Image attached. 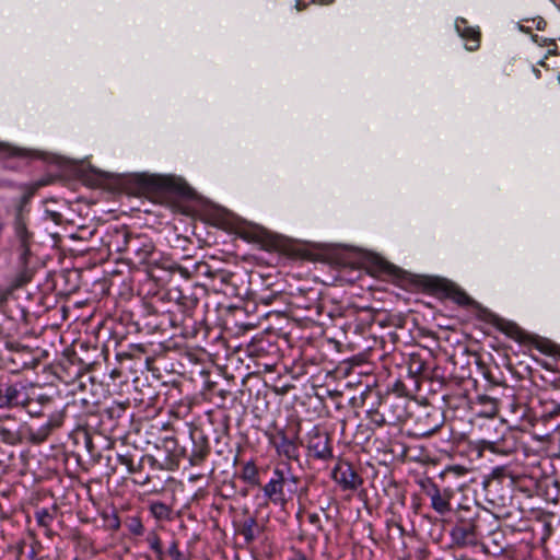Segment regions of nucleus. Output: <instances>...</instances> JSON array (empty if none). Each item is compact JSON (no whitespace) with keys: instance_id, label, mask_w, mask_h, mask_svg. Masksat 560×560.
Instances as JSON below:
<instances>
[{"instance_id":"nucleus-37","label":"nucleus","mask_w":560,"mask_h":560,"mask_svg":"<svg viewBox=\"0 0 560 560\" xmlns=\"http://www.w3.org/2000/svg\"><path fill=\"white\" fill-rule=\"evenodd\" d=\"M550 408L546 407V416H549L550 418L560 415V404L551 402Z\"/></svg>"},{"instance_id":"nucleus-57","label":"nucleus","mask_w":560,"mask_h":560,"mask_svg":"<svg viewBox=\"0 0 560 560\" xmlns=\"http://www.w3.org/2000/svg\"><path fill=\"white\" fill-rule=\"evenodd\" d=\"M234 350H241V346H236Z\"/></svg>"},{"instance_id":"nucleus-9","label":"nucleus","mask_w":560,"mask_h":560,"mask_svg":"<svg viewBox=\"0 0 560 560\" xmlns=\"http://www.w3.org/2000/svg\"><path fill=\"white\" fill-rule=\"evenodd\" d=\"M500 330L509 338L515 340L520 346L533 348L535 350H559L556 345L535 334L523 330L520 326L512 322H502Z\"/></svg>"},{"instance_id":"nucleus-14","label":"nucleus","mask_w":560,"mask_h":560,"mask_svg":"<svg viewBox=\"0 0 560 560\" xmlns=\"http://www.w3.org/2000/svg\"><path fill=\"white\" fill-rule=\"evenodd\" d=\"M425 495L430 499V506L440 515L452 512L451 500L454 492L450 488L441 489L435 482L428 480L422 483Z\"/></svg>"},{"instance_id":"nucleus-49","label":"nucleus","mask_w":560,"mask_h":560,"mask_svg":"<svg viewBox=\"0 0 560 560\" xmlns=\"http://www.w3.org/2000/svg\"><path fill=\"white\" fill-rule=\"evenodd\" d=\"M372 352H368V351H364V352H361L360 355L362 357V359H365L368 358V354H371Z\"/></svg>"},{"instance_id":"nucleus-26","label":"nucleus","mask_w":560,"mask_h":560,"mask_svg":"<svg viewBox=\"0 0 560 560\" xmlns=\"http://www.w3.org/2000/svg\"><path fill=\"white\" fill-rule=\"evenodd\" d=\"M145 542L148 544L150 550L153 551L156 560H165V552L162 547V540L156 533V530H150L147 534Z\"/></svg>"},{"instance_id":"nucleus-11","label":"nucleus","mask_w":560,"mask_h":560,"mask_svg":"<svg viewBox=\"0 0 560 560\" xmlns=\"http://www.w3.org/2000/svg\"><path fill=\"white\" fill-rule=\"evenodd\" d=\"M30 397L27 383L0 378V409L24 408Z\"/></svg>"},{"instance_id":"nucleus-51","label":"nucleus","mask_w":560,"mask_h":560,"mask_svg":"<svg viewBox=\"0 0 560 560\" xmlns=\"http://www.w3.org/2000/svg\"><path fill=\"white\" fill-rule=\"evenodd\" d=\"M350 369H354V365H351L350 368H346V369H345V373H346V374H348V373H349V371H350Z\"/></svg>"},{"instance_id":"nucleus-7","label":"nucleus","mask_w":560,"mask_h":560,"mask_svg":"<svg viewBox=\"0 0 560 560\" xmlns=\"http://www.w3.org/2000/svg\"><path fill=\"white\" fill-rule=\"evenodd\" d=\"M101 355L107 362V369L113 380L125 377L128 380L130 376L137 378L139 372H143L147 368L149 359H142L133 352H115L116 364L109 369V352H101Z\"/></svg>"},{"instance_id":"nucleus-46","label":"nucleus","mask_w":560,"mask_h":560,"mask_svg":"<svg viewBox=\"0 0 560 560\" xmlns=\"http://www.w3.org/2000/svg\"><path fill=\"white\" fill-rule=\"evenodd\" d=\"M246 353H247V357L255 359V358H259L261 352L255 351V352H246Z\"/></svg>"},{"instance_id":"nucleus-17","label":"nucleus","mask_w":560,"mask_h":560,"mask_svg":"<svg viewBox=\"0 0 560 560\" xmlns=\"http://www.w3.org/2000/svg\"><path fill=\"white\" fill-rule=\"evenodd\" d=\"M129 402L113 401L107 408L101 412V422L104 431L115 432L119 425V421L125 417Z\"/></svg>"},{"instance_id":"nucleus-40","label":"nucleus","mask_w":560,"mask_h":560,"mask_svg":"<svg viewBox=\"0 0 560 560\" xmlns=\"http://www.w3.org/2000/svg\"><path fill=\"white\" fill-rule=\"evenodd\" d=\"M501 354V352H499ZM521 352H516V351H513L511 352V354H509V352H502L503 354V360L506 361V364L509 366H511L513 364V358H518Z\"/></svg>"},{"instance_id":"nucleus-41","label":"nucleus","mask_w":560,"mask_h":560,"mask_svg":"<svg viewBox=\"0 0 560 560\" xmlns=\"http://www.w3.org/2000/svg\"><path fill=\"white\" fill-rule=\"evenodd\" d=\"M441 425H442V421L439 420V421H436L434 423L433 427H431L430 429L423 431L421 434L422 435H431V434L435 433L440 429Z\"/></svg>"},{"instance_id":"nucleus-10","label":"nucleus","mask_w":560,"mask_h":560,"mask_svg":"<svg viewBox=\"0 0 560 560\" xmlns=\"http://www.w3.org/2000/svg\"><path fill=\"white\" fill-rule=\"evenodd\" d=\"M172 468L173 465H170L166 458L165 463H161L153 455L143 454L135 457L128 472L133 475V483L145 486L151 481L152 472Z\"/></svg>"},{"instance_id":"nucleus-31","label":"nucleus","mask_w":560,"mask_h":560,"mask_svg":"<svg viewBox=\"0 0 560 560\" xmlns=\"http://www.w3.org/2000/svg\"><path fill=\"white\" fill-rule=\"evenodd\" d=\"M74 434H75V439L77 440H79V439L83 440L84 446L88 450V452L90 454H93L94 453V445H93L92 438L89 434V432L85 429H82V428L79 427V428H77L74 430Z\"/></svg>"},{"instance_id":"nucleus-24","label":"nucleus","mask_w":560,"mask_h":560,"mask_svg":"<svg viewBox=\"0 0 560 560\" xmlns=\"http://www.w3.org/2000/svg\"><path fill=\"white\" fill-rule=\"evenodd\" d=\"M38 389L39 388L37 386H35L31 383H27V392H28V396H31V397L28 398V402L24 408H27L30 413H39L38 410L32 409V405L34 402H37L40 406H44L46 402L50 401V398L47 395L38 393Z\"/></svg>"},{"instance_id":"nucleus-34","label":"nucleus","mask_w":560,"mask_h":560,"mask_svg":"<svg viewBox=\"0 0 560 560\" xmlns=\"http://www.w3.org/2000/svg\"><path fill=\"white\" fill-rule=\"evenodd\" d=\"M307 522L313 525L317 532H323L324 527L322 524V520L317 513H308L307 514Z\"/></svg>"},{"instance_id":"nucleus-16","label":"nucleus","mask_w":560,"mask_h":560,"mask_svg":"<svg viewBox=\"0 0 560 560\" xmlns=\"http://www.w3.org/2000/svg\"><path fill=\"white\" fill-rule=\"evenodd\" d=\"M0 358L7 361L11 373L36 370L40 364V357H35L34 352H1Z\"/></svg>"},{"instance_id":"nucleus-25","label":"nucleus","mask_w":560,"mask_h":560,"mask_svg":"<svg viewBox=\"0 0 560 560\" xmlns=\"http://www.w3.org/2000/svg\"><path fill=\"white\" fill-rule=\"evenodd\" d=\"M210 400L219 408H226L228 399L233 400L231 390L213 386L209 390Z\"/></svg>"},{"instance_id":"nucleus-29","label":"nucleus","mask_w":560,"mask_h":560,"mask_svg":"<svg viewBox=\"0 0 560 560\" xmlns=\"http://www.w3.org/2000/svg\"><path fill=\"white\" fill-rule=\"evenodd\" d=\"M125 526L128 529V532L130 533V535H132L135 537L143 536V534L145 532L142 520L138 515L128 516L125 521Z\"/></svg>"},{"instance_id":"nucleus-42","label":"nucleus","mask_w":560,"mask_h":560,"mask_svg":"<svg viewBox=\"0 0 560 560\" xmlns=\"http://www.w3.org/2000/svg\"><path fill=\"white\" fill-rule=\"evenodd\" d=\"M502 389L500 384L491 385L486 394L500 395L499 392Z\"/></svg>"},{"instance_id":"nucleus-32","label":"nucleus","mask_w":560,"mask_h":560,"mask_svg":"<svg viewBox=\"0 0 560 560\" xmlns=\"http://www.w3.org/2000/svg\"><path fill=\"white\" fill-rule=\"evenodd\" d=\"M172 560H187L184 553L179 550V542L173 539L167 548L166 552Z\"/></svg>"},{"instance_id":"nucleus-20","label":"nucleus","mask_w":560,"mask_h":560,"mask_svg":"<svg viewBox=\"0 0 560 560\" xmlns=\"http://www.w3.org/2000/svg\"><path fill=\"white\" fill-rule=\"evenodd\" d=\"M22 428L23 427L16 422H12L11 424L0 422V441L8 446L20 444L23 441Z\"/></svg>"},{"instance_id":"nucleus-12","label":"nucleus","mask_w":560,"mask_h":560,"mask_svg":"<svg viewBox=\"0 0 560 560\" xmlns=\"http://www.w3.org/2000/svg\"><path fill=\"white\" fill-rule=\"evenodd\" d=\"M74 408L75 401H69L65 405L61 411L52 413L44 424L35 430L31 429V441L36 444L45 442L54 430L62 427L66 423L70 416L71 409Z\"/></svg>"},{"instance_id":"nucleus-55","label":"nucleus","mask_w":560,"mask_h":560,"mask_svg":"<svg viewBox=\"0 0 560 560\" xmlns=\"http://www.w3.org/2000/svg\"><path fill=\"white\" fill-rule=\"evenodd\" d=\"M47 354H48L47 351L42 352V357H47Z\"/></svg>"},{"instance_id":"nucleus-54","label":"nucleus","mask_w":560,"mask_h":560,"mask_svg":"<svg viewBox=\"0 0 560 560\" xmlns=\"http://www.w3.org/2000/svg\"><path fill=\"white\" fill-rule=\"evenodd\" d=\"M546 354H558L560 357V352H545Z\"/></svg>"},{"instance_id":"nucleus-22","label":"nucleus","mask_w":560,"mask_h":560,"mask_svg":"<svg viewBox=\"0 0 560 560\" xmlns=\"http://www.w3.org/2000/svg\"><path fill=\"white\" fill-rule=\"evenodd\" d=\"M148 511L156 522H171L174 518L173 506L160 500H149Z\"/></svg>"},{"instance_id":"nucleus-18","label":"nucleus","mask_w":560,"mask_h":560,"mask_svg":"<svg viewBox=\"0 0 560 560\" xmlns=\"http://www.w3.org/2000/svg\"><path fill=\"white\" fill-rule=\"evenodd\" d=\"M455 28L457 34L465 40L467 50L475 51L480 47L481 34L478 27L469 25L466 19L458 18L455 21Z\"/></svg>"},{"instance_id":"nucleus-21","label":"nucleus","mask_w":560,"mask_h":560,"mask_svg":"<svg viewBox=\"0 0 560 560\" xmlns=\"http://www.w3.org/2000/svg\"><path fill=\"white\" fill-rule=\"evenodd\" d=\"M500 395L479 394L476 404L481 407L479 415L487 418L495 417L499 412Z\"/></svg>"},{"instance_id":"nucleus-48","label":"nucleus","mask_w":560,"mask_h":560,"mask_svg":"<svg viewBox=\"0 0 560 560\" xmlns=\"http://www.w3.org/2000/svg\"><path fill=\"white\" fill-rule=\"evenodd\" d=\"M237 352L235 351H232V352H226V358L230 359L232 357H234Z\"/></svg>"},{"instance_id":"nucleus-8","label":"nucleus","mask_w":560,"mask_h":560,"mask_svg":"<svg viewBox=\"0 0 560 560\" xmlns=\"http://www.w3.org/2000/svg\"><path fill=\"white\" fill-rule=\"evenodd\" d=\"M304 441L307 457L323 463L334 459L332 438L319 425H314Z\"/></svg>"},{"instance_id":"nucleus-52","label":"nucleus","mask_w":560,"mask_h":560,"mask_svg":"<svg viewBox=\"0 0 560 560\" xmlns=\"http://www.w3.org/2000/svg\"><path fill=\"white\" fill-rule=\"evenodd\" d=\"M203 354H207V351H203ZM208 354H210V357L212 358V357H215L218 353L217 352L215 353L208 352Z\"/></svg>"},{"instance_id":"nucleus-45","label":"nucleus","mask_w":560,"mask_h":560,"mask_svg":"<svg viewBox=\"0 0 560 560\" xmlns=\"http://www.w3.org/2000/svg\"><path fill=\"white\" fill-rule=\"evenodd\" d=\"M291 560H308L302 551H296Z\"/></svg>"},{"instance_id":"nucleus-35","label":"nucleus","mask_w":560,"mask_h":560,"mask_svg":"<svg viewBox=\"0 0 560 560\" xmlns=\"http://www.w3.org/2000/svg\"><path fill=\"white\" fill-rule=\"evenodd\" d=\"M13 458V451L0 446V466L11 462Z\"/></svg>"},{"instance_id":"nucleus-23","label":"nucleus","mask_w":560,"mask_h":560,"mask_svg":"<svg viewBox=\"0 0 560 560\" xmlns=\"http://www.w3.org/2000/svg\"><path fill=\"white\" fill-rule=\"evenodd\" d=\"M240 478L252 487L260 486L259 470L253 459L243 464Z\"/></svg>"},{"instance_id":"nucleus-15","label":"nucleus","mask_w":560,"mask_h":560,"mask_svg":"<svg viewBox=\"0 0 560 560\" xmlns=\"http://www.w3.org/2000/svg\"><path fill=\"white\" fill-rule=\"evenodd\" d=\"M331 479L343 491H355L363 483L362 477L348 460H339L331 470Z\"/></svg>"},{"instance_id":"nucleus-3","label":"nucleus","mask_w":560,"mask_h":560,"mask_svg":"<svg viewBox=\"0 0 560 560\" xmlns=\"http://www.w3.org/2000/svg\"><path fill=\"white\" fill-rule=\"evenodd\" d=\"M189 438L191 441V451L188 453L185 446H180L177 440L173 436H167L162 440V445L160 446L166 453V459L170 465L173 467H178L179 462L184 458H187L190 466H202L209 454H210V444L209 439L202 431V429L198 427L189 428Z\"/></svg>"},{"instance_id":"nucleus-5","label":"nucleus","mask_w":560,"mask_h":560,"mask_svg":"<svg viewBox=\"0 0 560 560\" xmlns=\"http://www.w3.org/2000/svg\"><path fill=\"white\" fill-rule=\"evenodd\" d=\"M408 398L404 395H385L377 398L376 406L372 405L366 410L371 423L381 428L384 425H397L409 418Z\"/></svg>"},{"instance_id":"nucleus-44","label":"nucleus","mask_w":560,"mask_h":560,"mask_svg":"<svg viewBox=\"0 0 560 560\" xmlns=\"http://www.w3.org/2000/svg\"><path fill=\"white\" fill-rule=\"evenodd\" d=\"M27 558H28L30 560H38V558H37V551H36V549H35V547H34V546H31V549H30V551L27 552Z\"/></svg>"},{"instance_id":"nucleus-4","label":"nucleus","mask_w":560,"mask_h":560,"mask_svg":"<svg viewBox=\"0 0 560 560\" xmlns=\"http://www.w3.org/2000/svg\"><path fill=\"white\" fill-rule=\"evenodd\" d=\"M301 479L289 462L275 466L271 477L261 488L264 498L275 506L284 508L299 493Z\"/></svg>"},{"instance_id":"nucleus-39","label":"nucleus","mask_w":560,"mask_h":560,"mask_svg":"<svg viewBox=\"0 0 560 560\" xmlns=\"http://www.w3.org/2000/svg\"><path fill=\"white\" fill-rule=\"evenodd\" d=\"M36 517H37L38 524H40V525H47V523L45 522V518H51L48 511L45 509H43L42 511H38L36 513Z\"/></svg>"},{"instance_id":"nucleus-50","label":"nucleus","mask_w":560,"mask_h":560,"mask_svg":"<svg viewBox=\"0 0 560 560\" xmlns=\"http://www.w3.org/2000/svg\"><path fill=\"white\" fill-rule=\"evenodd\" d=\"M348 364H351V365H359L358 363H355V359H352L351 361H348Z\"/></svg>"},{"instance_id":"nucleus-6","label":"nucleus","mask_w":560,"mask_h":560,"mask_svg":"<svg viewBox=\"0 0 560 560\" xmlns=\"http://www.w3.org/2000/svg\"><path fill=\"white\" fill-rule=\"evenodd\" d=\"M77 354L78 352H59L50 364L51 373L65 384H74L88 371V364Z\"/></svg>"},{"instance_id":"nucleus-2","label":"nucleus","mask_w":560,"mask_h":560,"mask_svg":"<svg viewBox=\"0 0 560 560\" xmlns=\"http://www.w3.org/2000/svg\"><path fill=\"white\" fill-rule=\"evenodd\" d=\"M402 362L406 364L407 374L411 377L422 375L443 381L466 376L464 364L458 369L455 355L450 352H429V359H422L420 352H409Z\"/></svg>"},{"instance_id":"nucleus-28","label":"nucleus","mask_w":560,"mask_h":560,"mask_svg":"<svg viewBox=\"0 0 560 560\" xmlns=\"http://www.w3.org/2000/svg\"><path fill=\"white\" fill-rule=\"evenodd\" d=\"M256 528H257V521L255 517L250 516L244 520L240 534L244 537L245 541L247 544L254 541L256 539Z\"/></svg>"},{"instance_id":"nucleus-19","label":"nucleus","mask_w":560,"mask_h":560,"mask_svg":"<svg viewBox=\"0 0 560 560\" xmlns=\"http://www.w3.org/2000/svg\"><path fill=\"white\" fill-rule=\"evenodd\" d=\"M481 448L493 454L508 456L516 451L517 443L515 438L509 433L497 440H482Z\"/></svg>"},{"instance_id":"nucleus-47","label":"nucleus","mask_w":560,"mask_h":560,"mask_svg":"<svg viewBox=\"0 0 560 560\" xmlns=\"http://www.w3.org/2000/svg\"><path fill=\"white\" fill-rule=\"evenodd\" d=\"M185 354L189 358V360H192L196 358V352L188 351V352H185Z\"/></svg>"},{"instance_id":"nucleus-30","label":"nucleus","mask_w":560,"mask_h":560,"mask_svg":"<svg viewBox=\"0 0 560 560\" xmlns=\"http://www.w3.org/2000/svg\"><path fill=\"white\" fill-rule=\"evenodd\" d=\"M546 21L541 16H537L532 20H524L523 23L520 24V28L526 32H528L532 27H535L538 31H542L546 27Z\"/></svg>"},{"instance_id":"nucleus-36","label":"nucleus","mask_w":560,"mask_h":560,"mask_svg":"<svg viewBox=\"0 0 560 560\" xmlns=\"http://www.w3.org/2000/svg\"><path fill=\"white\" fill-rule=\"evenodd\" d=\"M386 395H404L407 397L406 386L398 380L394 383L392 393H387Z\"/></svg>"},{"instance_id":"nucleus-1","label":"nucleus","mask_w":560,"mask_h":560,"mask_svg":"<svg viewBox=\"0 0 560 560\" xmlns=\"http://www.w3.org/2000/svg\"><path fill=\"white\" fill-rule=\"evenodd\" d=\"M501 488L498 479L488 480L485 483L486 500L490 508H481L478 504H459L454 511V522L450 529L451 547L455 550L471 549L485 551L482 539L486 536L495 535L500 528L499 513L495 508L505 506L506 497L497 495Z\"/></svg>"},{"instance_id":"nucleus-27","label":"nucleus","mask_w":560,"mask_h":560,"mask_svg":"<svg viewBox=\"0 0 560 560\" xmlns=\"http://www.w3.org/2000/svg\"><path fill=\"white\" fill-rule=\"evenodd\" d=\"M446 294L453 302L460 306H469L474 302L471 298L466 294V292L454 284H450L446 288Z\"/></svg>"},{"instance_id":"nucleus-38","label":"nucleus","mask_w":560,"mask_h":560,"mask_svg":"<svg viewBox=\"0 0 560 560\" xmlns=\"http://www.w3.org/2000/svg\"><path fill=\"white\" fill-rule=\"evenodd\" d=\"M109 527L114 530H118L120 528V518L116 513H113V515L108 518Z\"/></svg>"},{"instance_id":"nucleus-33","label":"nucleus","mask_w":560,"mask_h":560,"mask_svg":"<svg viewBox=\"0 0 560 560\" xmlns=\"http://www.w3.org/2000/svg\"><path fill=\"white\" fill-rule=\"evenodd\" d=\"M135 457H136V455H133V454H129V453L120 454V453H118L117 454V462L120 465H124L127 468V471H128L130 466H132Z\"/></svg>"},{"instance_id":"nucleus-56","label":"nucleus","mask_w":560,"mask_h":560,"mask_svg":"<svg viewBox=\"0 0 560 560\" xmlns=\"http://www.w3.org/2000/svg\"><path fill=\"white\" fill-rule=\"evenodd\" d=\"M299 357L302 358V355L304 354V352H298Z\"/></svg>"},{"instance_id":"nucleus-43","label":"nucleus","mask_w":560,"mask_h":560,"mask_svg":"<svg viewBox=\"0 0 560 560\" xmlns=\"http://www.w3.org/2000/svg\"><path fill=\"white\" fill-rule=\"evenodd\" d=\"M475 355L477 359H481L480 352L474 351V352H463L462 357L465 359V363H468L469 355Z\"/></svg>"},{"instance_id":"nucleus-53","label":"nucleus","mask_w":560,"mask_h":560,"mask_svg":"<svg viewBox=\"0 0 560 560\" xmlns=\"http://www.w3.org/2000/svg\"><path fill=\"white\" fill-rule=\"evenodd\" d=\"M296 9H298V11H301V10H302V8H301V5H300V1H298V2H296Z\"/></svg>"},{"instance_id":"nucleus-13","label":"nucleus","mask_w":560,"mask_h":560,"mask_svg":"<svg viewBox=\"0 0 560 560\" xmlns=\"http://www.w3.org/2000/svg\"><path fill=\"white\" fill-rule=\"evenodd\" d=\"M269 444L275 448L276 453L280 457H284L287 460L300 459V448L295 439L290 438L283 428L276 429L273 433H265Z\"/></svg>"}]
</instances>
